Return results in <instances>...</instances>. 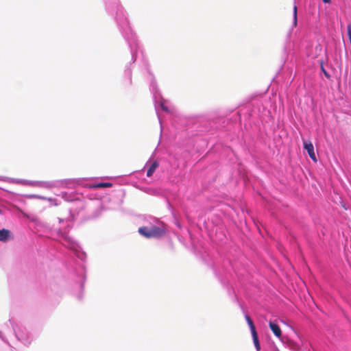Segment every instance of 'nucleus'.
<instances>
[{"label":"nucleus","instance_id":"nucleus-1","mask_svg":"<svg viewBox=\"0 0 351 351\" xmlns=\"http://www.w3.org/2000/svg\"><path fill=\"white\" fill-rule=\"evenodd\" d=\"M138 232L146 238H152L160 237L164 234L165 232L163 229L157 226H152L149 228L143 226L138 228Z\"/></svg>","mask_w":351,"mask_h":351},{"label":"nucleus","instance_id":"nucleus-2","mask_svg":"<svg viewBox=\"0 0 351 351\" xmlns=\"http://www.w3.org/2000/svg\"><path fill=\"white\" fill-rule=\"evenodd\" d=\"M304 148L307 151L309 157L312 159L313 161L317 162V158L314 152L313 145L311 141H303Z\"/></svg>","mask_w":351,"mask_h":351},{"label":"nucleus","instance_id":"nucleus-3","mask_svg":"<svg viewBox=\"0 0 351 351\" xmlns=\"http://www.w3.org/2000/svg\"><path fill=\"white\" fill-rule=\"evenodd\" d=\"M269 326L274 335L278 338H280L282 336V331L279 326L271 321L269 322Z\"/></svg>","mask_w":351,"mask_h":351},{"label":"nucleus","instance_id":"nucleus-4","mask_svg":"<svg viewBox=\"0 0 351 351\" xmlns=\"http://www.w3.org/2000/svg\"><path fill=\"white\" fill-rule=\"evenodd\" d=\"M12 239L11 232L7 229H0V241L5 242Z\"/></svg>","mask_w":351,"mask_h":351},{"label":"nucleus","instance_id":"nucleus-5","mask_svg":"<svg viewBox=\"0 0 351 351\" xmlns=\"http://www.w3.org/2000/svg\"><path fill=\"white\" fill-rule=\"evenodd\" d=\"M158 167V163L157 161H154L152 165L151 166L149 167V168L148 169L147 171V176L148 177H150L153 175L154 172L156 171V169H157V167Z\"/></svg>","mask_w":351,"mask_h":351},{"label":"nucleus","instance_id":"nucleus-6","mask_svg":"<svg viewBox=\"0 0 351 351\" xmlns=\"http://www.w3.org/2000/svg\"><path fill=\"white\" fill-rule=\"evenodd\" d=\"M252 336L256 349L257 350H259L261 349V346L258 341L257 332L252 333Z\"/></svg>","mask_w":351,"mask_h":351},{"label":"nucleus","instance_id":"nucleus-7","mask_svg":"<svg viewBox=\"0 0 351 351\" xmlns=\"http://www.w3.org/2000/svg\"><path fill=\"white\" fill-rule=\"evenodd\" d=\"M298 24V19H297V6H293V27H296Z\"/></svg>","mask_w":351,"mask_h":351},{"label":"nucleus","instance_id":"nucleus-8","mask_svg":"<svg viewBox=\"0 0 351 351\" xmlns=\"http://www.w3.org/2000/svg\"><path fill=\"white\" fill-rule=\"evenodd\" d=\"M112 186L111 183L109 182H101L97 184L95 187L97 188H105V187H110Z\"/></svg>","mask_w":351,"mask_h":351},{"label":"nucleus","instance_id":"nucleus-9","mask_svg":"<svg viewBox=\"0 0 351 351\" xmlns=\"http://www.w3.org/2000/svg\"><path fill=\"white\" fill-rule=\"evenodd\" d=\"M247 324H248V326H249V327L250 328L251 333L256 332L255 326H254V322H253L252 320L250 321V322H247Z\"/></svg>","mask_w":351,"mask_h":351},{"label":"nucleus","instance_id":"nucleus-10","mask_svg":"<svg viewBox=\"0 0 351 351\" xmlns=\"http://www.w3.org/2000/svg\"><path fill=\"white\" fill-rule=\"evenodd\" d=\"M322 71L324 72L325 76L327 77V78H330V75L329 73L324 69V68L323 66H322Z\"/></svg>","mask_w":351,"mask_h":351},{"label":"nucleus","instance_id":"nucleus-11","mask_svg":"<svg viewBox=\"0 0 351 351\" xmlns=\"http://www.w3.org/2000/svg\"><path fill=\"white\" fill-rule=\"evenodd\" d=\"M245 318L247 323L252 321V319L250 318V317L248 315H245Z\"/></svg>","mask_w":351,"mask_h":351},{"label":"nucleus","instance_id":"nucleus-12","mask_svg":"<svg viewBox=\"0 0 351 351\" xmlns=\"http://www.w3.org/2000/svg\"><path fill=\"white\" fill-rule=\"evenodd\" d=\"M33 197H36V198H39V199H45V198L43 197H40V196H38V195H34Z\"/></svg>","mask_w":351,"mask_h":351},{"label":"nucleus","instance_id":"nucleus-13","mask_svg":"<svg viewBox=\"0 0 351 351\" xmlns=\"http://www.w3.org/2000/svg\"><path fill=\"white\" fill-rule=\"evenodd\" d=\"M324 1V3H330L331 0H322Z\"/></svg>","mask_w":351,"mask_h":351},{"label":"nucleus","instance_id":"nucleus-14","mask_svg":"<svg viewBox=\"0 0 351 351\" xmlns=\"http://www.w3.org/2000/svg\"><path fill=\"white\" fill-rule=\"evenodd\" d=\"M162 108H163L165 110H167V108H164V107H162Z\"/></svg>","mask_w":351,"mask_h":351}]
</instances>
